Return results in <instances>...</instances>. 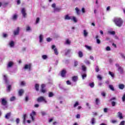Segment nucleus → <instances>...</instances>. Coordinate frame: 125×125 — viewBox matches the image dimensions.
Returning <instances> with one entry per match:
<instances>
[{"label": "nucleus", "mask_w": 125, "mask_h": 125, "mask_svg": "<svg viewBox=\"0 0 125 125\" xmlns=\"http://www.w3.org/2000/svg\"><path fill=\"white\" fill-rule=\"evenodd\" d=\"M113 22L117 27H121L124 24V21L121 18H115Z\"/></svg>", "instance_id": "f257e3e1"}, {"label": "nucleus", "mask_w": 125, "mask_h": 125, "mask_svg": "<svg viewBox=\"0 0 125 125\" xmlns=\"http://www.w3.org/2000/svg\"><path fill=\"white\" fill-rule=\"evenodd\" d=\"M52 7L54 8V12L56 13V12H61V10H62V8L60 7H56V4L54 3L51 5Z\"/></svg>", "instance_id": "f03ea898"}, {"label": "nucleus", "mask_w": 125, "mask_h": 125, "mask_svg": "<svg viewBox=\"0 0 125 125\" xmlns=\"http://www.w3.org/2000/svg\"><path fill=\"white\" fill-rule=\"evenodd\" d=\"M115 66L116 67H117V68H118V71L120 72V74L124 73V68L120 66V64L119 63H116Z\"/></svg>", "instance_id": "7ed1b4c3"}, {"label": "nucleus", "mask_w": 125, "mask_h": 125, "mask_svg": "<svg viewBox=\"0 0 125 125\" xmlns=\"http://www.w3.org/2000/svg\"><path fill=\"white\" fill-rule=\"evenodd\" d=\"M38 102H44L45 103H47V101L45 100V98L43 96H41L37 99Z\"/></svg>", "instance_id": "20e7f679"}, {"label": "nucleus", "mask_w": 125, "mask_h": 125, "mask_svg": "<svg viewBox=\"0 0 125 125\" xmlns=\"http://www.w3.org/2000/svg\"><path fill=\"white\" fill-rule=\"evenodd\" d=\"M36 115H37V113L34 110H33L30 114L31 119L32 121H33V122H34V121H35V117H35V116H36Z\"/></svg>", "instance_id": "39448f33"}, {"label": "nucleus", "mask_w": 125, "mask_h": 125, "mask_svg": "<svg viewBox=\"0 0 125 125\" xmlns=\"http://www.w3.org/2000/svg\"><path fill=\"white\" fill-rule=\"evenodd\" d=\"M20 32V27H17L13 31L14 36H18V35H19Z\"/></svg>", "instance_id": "423d86ee"}, {"label": "nucleus", "mask_w": 125, "mask_h": 125, "mask_svg": "<svg viewBox=\"0 0 125 125\" xmlns=\"http://www.w3.org/2000/svg\"><path fill=\"white\" fill-rule=\"evenodd\" d=\"M32 67V65L31 64H25L23 69L24 70H29V71L31 70V68Z\"/></svg>", "instance_id": "0eeeda50"}, {"label": "nucleus", "mask_w": 125, "mask_h": 125, "mask_svg": "<svg viewBox=\"0 0 125 125\" xmlns=\"http://www.w3.org/2000/svg\"><path fill=\"white\" fill-rule=\"evenodd\" d=\"M52 49L54 50L55 54L56 55H58V50L57 49V48H56V46H55V45H53L52 46Z\"/></svg>", "instance_id": "6e6552de"}, {"label": "nucleus", "mask_w": 125, "mask_h": 125, "mask_svg": "<svg viewBox=\"0 0 125 125\" xmlns=\"http://www.w3.org/2000/svg\"><path fill=\"white\" fill-rule=\"evenodd\" d=\"M0 102L1 103L2 105L3 106H5L6 104H7V102L6 101V100L4 98L0 99Z\"/></svg>", "instance_id": "1a4fd4ad"}, {"label": "nucleus", "mask_w": 125, "mask_h": 125, "mask_svg": "<svg viewBox=\"0 0 125 125\" xmlns=\"http://www.w3.org/2000/svg\"><path fill=\"white\" fill-rule=\"evenodd\" d=\"M21 12L23 17L25 18L26 17V15H27V13H26V9H25L24 8H23L21 9Z\"/></svg>", "instance_id": "9d476101"}, {"label": "nucleus", "mask_w": 125, "mask_h": 125, "mask_svg": "<svg viewBox=\"0 0 125 125\" xmlns=\"http://www.w3.org/2000/svg\"><path fill=\"white\" fill-rule=\"evenodd\" d=\"M43 38L44 36L42 34H40L39 36V42L41 43V42H43Z\"/></svg>", "instance_id": "9b49d317"}, {"label": "nucleus", "mask_w": 125, "mask_h": 125, "mask_svg": "<svg viewBox=\"0 0 125 125\" xmlns=\"http://www.w3.org/2000/svg\"><path fill=\"white\" fill-rule=\"evenodd\" d=\"M13 65H14V62H9L7 66V68H11Z\"/></svg>", "instance_id": "f8f14e48"}, {"label": "nucleus", "mask_w": 125, "mask_h": 125, "mask_svg": "<svg viewBox=\"0 0 125 125\" xmlns=\"http://www.w3.org/2000/svg\"><path fill=\"white\" fill-rule=\"evenodd\" d=\"M9 45L10 47H14V46L15 45V43H14V41H11L9 42Z\"/></svg>", "instance_id": "ddd939ff"}, {"label": "nucleus", "mask_w": 125, "mask_h": 125, "mask_svg": "<svg viewBox=\"0 0 125 125\" xmlns=\"http://www.w3.org/2000/svg\"><path fill=\"white\" fill-rule=\"evenodd\" d=\"M72 51V49H66L65 50V55H68V54H70L71 53V52Z\"/></svg>", "instance_id": "4468645a"}, {"label": "nucleus", "mask_w": 125, "mask_h": 125, "mask_svg": "<svg viewBox=\"0 0 125 125\" xmlns=\"http://www.w3.org/2000/svg\"><path fill=\"white\" fill-rule=\"evenodd\" d=\"M18 17V16L16 14H14L12 16L11 19L12 20H13V21H16L17 20V18Z\"/></svg>", "instance_id": "2eb2a0df"}, {"label": "nucleus", "mask_w": 125, "mask_h": 125, "mask_svg": "<svg viewBox=\"0 0 125 125\" xmlns=\"http://www.w3.org/2000/svg\"><path fill=\"white\" fill-rule=\"evenodd\" d=\"M118 117L119 118L120 120H122V119H124V117H123V113L121 112H119L117 113Z\"/></svg>", "instance_id": "dca6fc26"}, {"label": "nucleus", "mask_w": 125, "mask_h": 125, "mask_svg": "<svg viewBox=\"0 0 125 125\" xmlns=\"http://www.w3.org/2000/svg\"><path fill=\"white\" fill-rule=\"evenodd\" d=\"M72 16H69V15H66L64 16V20H71Z\"/></svg>", "instance_id": "f3484780"}, {"label": "nucleus", "mask_w": 125, "mask_h": 125, "mask_svg": "<svg viewBox=\"0 0 125 125\" xmlns=\"http://www.w3.org/2000/svg\"><path fill=\"white\" fill-rule=\"evenodd\" d=\"M23 93H24V89H21L19 91V95L20 96H22L23 95Z\"/></svg>", "instance_id": "a211bd4d"}, {"label": "nucleus", "mask_w": 125, "mask_h": 125, "mask_svg": "<svg viewBox=\"0 0 125 125\" xmlns=\"http://www.w3.org/2000/svg\"><path fill=\"white\" fill-rule=\"evenodd\" d=\"M83 36L84 37V38H86V37H87V36L88 35V32H87V31L86 30H84L83 31Z\"/></svg>", "instance_id": "6ab92c4d"}, {"label": "nucleus", "mask_w": 125, "mask_h": 125, "mask_svg": "<svg viewBox=\"0 0 125 125\" xmlns=\"http://www.w3.org/2000/svg\"><path fill=\"white\" fill-rule=\"evenodd\" d=\"M3 80L5 81L6 83H8V79H7V76L6 75H3Z\"/></svg>", "instance_id": "aec40b11"}, {"label": "nucleus", "mask_w": 125, "mask_h": 125, "mask_svg": "<svg viewBox=\"0 0 125 125\" xmlns=\"http://www.w3.org/2000/svg\"><path fill=\"white\" fill-rule=\"evenodd\" d=\"M64 44H67V45H70L71 44V41L69 39H66L64 42Z\"/></svg>", "instance_id": "412c9836"}, {"label": "nucleus", "mask_w": 125, "mask_h": 125, "mask_svg": "<svg viewBox=\"0 0 125 125\" xmlns=\"http://www.w3.org/2000/svg\"><path fill=\"white\" fill-rule=\"evenodd\" d=\"M35 87L36 91H39V90H40V84L38 83L35 84Z\"/></svg>", "instance_id": "4be33fe9"}, {"label": "nucleus", "mask_w": 125, "mask_h": 125, "mask_svg": "<svg viewBox=\"0 0 125 125\" xmlns=\"http://www.w3.org/2000/svg\"><path fill=\"white\" fill-rule=\"evenodd\" d=\"M10 116H11V113H8L6 114L5 118V119H7V120H8V119H9V118H10Z\"/></svg>", "instance_id": "5701e85b"}, {"label": "nucleus", "mask_w": 125, "mask_h": 125, "mask_svg": "<svg viewBox=\"0 0 125 125\" xmlns=\"http://www.w3.org/2000/svg\"><path fill=\"white\" fill-rule=\"evenodd\" d=\"M125 84H119V89H124L125 88Z\"/></svg>", "instance_id": "b1692460"}, {"label": "nucleus", "mask_w": 125, "mask_h": 125, "mask_svg": "<svg viewBox=\"0 0 125 125\" xmlns=\"http://www.w3.org/2000/svg\"><path fill=\"white\" fill-rule=\"evenodd\" d=\"M78 76H75L74 77H72V81L73 82H74L75 83H76V82L78 81Z\"/></svg>", "instance_id": "393cba45"}, {"label": "nucleus", "mask_w": 125, "mask_h": 125, "mask_svg": "<svg viewBox=\"0 0 125 125\" xmlns=\"http://www.w3.org/2000/svg\"><path fill=\"white\" fill-rule=\"evenodd\" d=\"M71 20H72L75 23H77V22H78V20H77V18H76V17L71 16Z\"/></svg>", "instance_id": "a878e982"}, {"label": "nucleus", "mask_w": 125, "mask_h": 125, "mask_svg": "<svg viewBox=\"0 0 125 125\" xmlns=\"http://www.w3.org/2000/svg\"><path fill=\"white\" fill-rule=\"evenodd\" d=\"M65 75H66V70H62L61 72L62 77H65Z\"/></svg>", "instance_id": "bb28decb"}, {"label": "nucleus", "mask_w": 125, "mask_h": 125, "mask_svg": "<svg viewBox=\"0 0 125 125\" xmlns=\"http://www.w3.org/2000/svg\"><path fill=\"white\" fill-rule=\"evenodd\" d=\"M78 55H79V57H80V58H82L83 56V52L80 51L78 52Z\"/></svg>", "instance_id": "cd10ccee"}, {"label": "nucleus", "mask_w": 125, "mask_h": 125, "mask_svg": "<svg viewBox=\"0 0 125 125\" xmlns=\"http://www.w3.org/2000/svg\"><path fill=\"white\" fill-rule=\"evenodd\" d=\"M26 118H27V114H25L23 115V124H25L26 123Z\"/></svg>", "instance_id": "c85d7f7f"}, {"label": "nucleus", "mask_w": 125, "mask_h": 125, "mask_svg": "<svg viewBox=\"0 0 125 125\" xmlns=\"http://www.w3.org/2000/svg\"><path fill=\"white\" fill-rule=\"evenodd\" d=\"M98 38H99V36L98 35H97L96 36V39L97 40V43H98V44H100L101 42H100V40L98 39Z\"/></svg>", "instance_id": "c756f323"}, {"label": "nucleus", "mask_w": 125, "mask_h": 125, "mask_svg": "<svg viewBox=\"0 0 125 125\" xmlns=\"http://www.w3.org/2000/svg\"><path fill=\"white\" fill-rule=\"evenodd\" d=\"M109 88L111 89L112 91H115V88H114V86L113 85H109Z\"/></svg>", "instance_id": "7c9ffc66"}, {"label": "nucleus", "mask_w": 125, "mask_h": 125, "mask_svg": "<svg viewBox=\"0 0 125 125\" xmlns=\"http://www.w3.org/2000/svg\"><path fill=\"white\" fill-rule=\"evenodd\" d=\"M75 10L76 11V13H77V15H80V9H79V8L76 7Z\"/></svg>", "instance_id": "2f4dec72"}, {"label": "nucleus", "mask_w": 125, "mask_h": 125, "mask_svg": "<svg viewBox=\"0 0 125 125\" xmlns=\"http://www.w3.org/2000/svg\"><path fill=\"white\" fill-rule=\"evenodd\" d=\"M54 96V93L51 92H49L48 97H50V98L53 97Z\"/></svg>", "instance_id": "473e14b6"}, {"label": "nucleus", "mask_w": 125, "mask_h": 125, "mask_svg": "<svg viewBox=\"0 0 125 125\" xmlns=\"http://www.w3.org/2000/svg\"><path fill=\"white\" fill-rule=\"evenodd\" d=\"M91 123L92 125H94V124H95V118H92L91 119Z\"/></svg>", "instance_id": "72a5a7b5"}, {"label": "nucleus", "mask_w": 125, "mask_h": 125, "mask_svg": "<svg viewBox=\"0 0 125 125\" xmlns=\"http://www.w3.org/2000/svg\"><path fill=\"white\" fill-rule=\"evenodd\" d=\"M109 75H110V76H111V77H112V78H115V74H114V73L111 71H109Z\"/></svg>", "instance_id": "f704fd0d"}, {"label": "nucleus", "mask_w": 125, "mask_h": 125, "mask_svg": "<svg viewBox=\"0 0 125 125\" xmlns=\"http://www.w3.org/2000/svg\"><path fill=\"white\" fill-rule=\"evenodd\" d=\"M95 102L97 105H99V104H100V100L99 99H96Z\"/></svg>", "instance_id": "c9c22d12"}, {"label": "nucleus", "mask_w": 125, "mask_h": 125, "mask_svg": "<svg viewBox=\"0 0 125 125\" xmlns=\"http://www.w3.org/2000/svg\"><path fill=\"white\" fill-rule=\"evenodd\" d=\"M42 59L43 60H46V59H47V55H43L42 56Z\"/></svg>", "instance_id": "e433bc0d"}, {"label": "nucleus", "mask_w": 125, "mask_h": 125, "mask_svg": "<svg viewBox=\"0 0 125 125\" xmlns=\"http://www.w3.org/2000/svg\"><path fill=\"white\" fill-rule=\"evenodd\" d=\"M85 47L88 49V50H91V46H88L87 45H85Z\"/></svg>", "instance_id": "4c0bfd02"}, {"label": "nucleus", "mask_w": 125, "mask_h": 125, "mask_svg": "<svg viewBox=\"0 0 125 125\" xmlns=\"http://www.w3.org/2000/svg\"><path fill=\"white\" fill-rule=\"evenodd\" d=\"M16 99V98L15 96H13L10 98V101L12 102V101H15V100Z\"/></svg>", "instance_id": "58836bf2"}, {"label": "nucleus", "mask_w": 125, "mask_h": 125, "mask_svg": "<svg viewBox=\"0 0 125 125\" xmlns=\"http://www.w3.org/2000/svg\"><path fill=\"white\" fill-rule=\"evenodd\" d=\"M84 62L86 65H90V62L87 60H85Z\"/></svg>", "instance_id": "ea45409f"}, {"label": "nucleus", "mask_w": 125, "mask_h": 125, "mask_svg": "<svg viewBox=\"0 0 125 125\" xmlns=\"http://www.w3.org/2000/svg\"><path fill=\"white\" fill-rule=\"evenodd\" d=\"M82 68L83 71H86V67L85 66V65H83L82 66Z\"/></svg>", "instance_id": "a19ab883"}, {"label": "nucleus", "mask_w": 125, "mask_h": 125, "mask_svg": "<svg viewBox=\"0 0 125 125\" xmlns=\"http://www.w3.org/2000/svg\"><path fill=\"white\" fill-rule=\"evenodd\" d=\"M89 85L91 88L94 87V83L92 82V83H89Z\"/></svg>", "instance_id": "79ce46f5"}, {"label": "nucleus", "mask_w": 125, "mask_h": 125, "mask_svg": "<svg viewBox=\"0 0 125 125\" xmlns=\"http://www.w3.org/2000/svg\"><path fill=\"white\" fill-rule=\"evenodd\" d=\"M11 88V85H9L7 86V91H8V92H9V91H10V89Z\"/></svg>", "instance_id": "37998d69"}, {"label": "nucleus", "mask_w": 125, "mask_h": 125, "mask_svg": "<svg viewBox=\"0 0 125 125\" xmlns=\"http://www.w3.org/2000/svg\"><path fill=\"white\" fill-rule=\"evenodd\" d=\"M41 92H42V93H44L45 92H46V89L45 88L41 89Z\"/></svg>", "instance_id": "c03bdc74"}, {"label": "nucleus", "mask_w": 125, "mask_h": 125, "mask_svg": "<svg viewBox=\"0 0 125 125\" xmlns=\"http://www.w3.org/2000/svg\"><path fill=\"white\" fill-rule=\"evenodd\" d=\"M79 102H76L75 104H74L73 107L74 108H76V107H77V106H79Z\"/></svg>", "instance_id": "a18cd8bd"}, {"label": "nucleus", "mask_w": 125, "mask_h": 125, "mask_svg": "<svg viewBox=\"0 0 125 125\" xmlns=\"http://www.w3.org/2000/svg\"><path fill=\"white\" fill-rule=\"evenodd\" d=\"M120 56H121V57H122L123 59H125V55H124V54H123V53H120Z\"/></svg>", "instance_id": "49530a36"}, {"label": "nucleus", "mask_w": 125, "mask_h": 125, "mask_svg": "<svg viewBox=\"0 0 125 125\" xmlns=\"http://www.w3.org/2000/svg\"><path fill=\"white\" fill-rule=\"evenodd\" d=\"M122 99L123 102H125V93H124L123 94V96H122Z\"/></svg>", "instance_id": "de8ad7c7"}, {"label": "nucleus", "mask_w": 125, "mask_h": 125, "mask_svg": "<svg viewBox=\"0 0 125 125\" xmlns=\"http://www.w3.org/2000/svg\"><path fill=\"white\" fill-rule=\"evenodd\" d=\"M108 34H110V35H115L116 34V32L115 31H108Z\"/></svg>", "instance_id": "09e8293b"}, {"label": "nucleus", "mask_w": 125, "mask_h": 125, "mask_svg": "<svg viewBox=\"0 0 125 125\" xmlns=\"http://www.w3.org/2000/svg\"><path fill=\"white\" fill-rule=\"evenodd\" d=\"M95 71L96 72H97V73H98V72H99V67H98V66H96Z\"/></svg>", "instance_id": "8fccbe9b"}, {"label": "nucleus", "mask_w": 125, "mask_h": 125, "mask_svg": "<svg viewBox=\"0 0 125 125\" xmlns=\"http://www.w3.org/2000/svg\"><path fill=\"white\" fill-rule=\"evenodd\" d=\"M38 23H40V18H37L36 19V24H38Z\"/></svg>", "instance_id": "3c124183"}, {"label": "nucleus", "mask_w": 125, "mask_h": 125, "mask_svg": "<svg viewBox=\"0 0 125 125\" xmlns=\"http://www.w3.org/2000/svg\"><path fill=\"white\" fill-rule=\"evenodd\" d=\"M29 31H31V27L29 26L26 27V31L29 32Z\"/></svg>", "instance_id": "603ef678"}, {"label": "nucleus", "mask_w": 125, "mask_h": 125, "mask_svg": "<svg viewBox=\"0 0 125 125\" xmlns=\"http://www.w3.org/2000/svg\"><path fill=\"white\" fill-rule=\"evenodd\" d=\"M83 80H84V78H86V74H84L82 75Z\"/></svg>", "instance_id": "864d4df0"}, {"label": "nucleus", "mask_w": 125, "mask_h": 125, "mask_svg": "<svg viewBox=\"0 0 125 125\" xmlns=\"http://www.w3.org/2000/svg\"><path fill=\"white\" fill-rule=\"evenodd\" d=\"M25 84H26V83L25 82V81H22L21 83V85L24 86L25 85Z\"/></svg>", "instance_id": "5fc2aeb1"}, {"label": "nucleus", "mask_w": 125, "mask_h": 125, "mask_svg": "<svg viewBox=\"0 0 125 125\" xmlns=\"http://www.w3.org/2000/svg\"><path fill=\"white\" fill-rule=\"evenodd\" d=\"M25 102H28V101H29V96H26L25 97Z\"/></svg>", "instance_id": "6e6d98bb"}, {"label": "nucleus", "mask_w": 125, "mask_h": 125, "mask_svg": "<svg viewBox=\"0 0 125 125\" xmlns=\"http://www.w3.org/2000/svg\"><path fill=\"white\" fill-rule=\"evenodd\" d=\"M105 49H106V51H110V50H111V48H110V46H107L105 48Z\"/></svg>", "instance_id": "4d7b16f0"}, {"label": "nucleus", "mask_w": 125, "mask_h": 125, "mask_svg": "<svg viewBox=\"0 0 125 125\" xmlns=\"http://www.w3.org/2000/svg\"><path fill=\"white\" fill-rule=\"evenodd\" d=\"M125 125V121H122V122H120V124L119 125Z\"/></svg>", "instance_id": "13d9d810"}, {"label": "nucleus", "mask_w": 125, "mask_h": 125, "mask_svg": "<svg viewBox=\"0 0 125 125\" xmlns=\"http://www.w3.org/2000/svg\"><path fill=\"white\" fill-rule=\"evenodd\" d=\"M97 79L100 80V81H101V80H102V77H101V75H98L97 76Z\"/></svg>", "instance_id": "bf43d9fd"}, {"label": "nucleus", "mask_w": 125, "mask_h": 125, "mask_svg": "<svg viewBox=\"0 0 125 125\" xmlns=\"http://www.w3.org/2000/svg\"><path fill=\"white\" fill-rule=\"evenodd\" d=\"M78 62L77 61H75L74 62V67H77L78 66Z\"/></svg>", "instance_id": "052dcab7"}, {"label": "nucleus", "mask_w": 125, "mask_h": 125, "mask_svg": "<svg viewBox=\"0 0 125 125\" xmlns=\"http://www.w3.org/2000/svg\"><path fill=\"white\" fill-rule=\"evenodd\" d=\"M41 114L42 116H45L46 115V113L44 111H41Z\"/></svg>", "instance_id": "680f3d73"}, {"label": "nucleus", "mask_w": 125, "mask_h": 125, "mask_svg": "<svg viewBox=\"0 0 125 125\" xmlns=\"http://www.w3.org/2000/svg\"><path fill=\"white\" fill-rule=\"evenodd\" d=\"M86 106L88 107V109H91L90 105H89V104L88 103H86Z\"/></svg>", "instance_id": "e2e57ef3"}, {"label": "nucleus", "mask_w": 125, "mask_h": 125, "mask_svg": "<svg viewBox=\"0 0 125 125\" xmlns=\"http://www.w3.org/2000/svg\"><path fill=\"white\" fill-rule=\"evenodd\" d=\"M45 87V84H41V89H42Z\"/></svg>", "instance_id": "0e129e2a"}, {"label": "nucleus", "mask_w": 125, "mask_h": 125, "mask_svg": "<svg viewBox=\"0 0 125 125\" xmlns=\"http://www.w3.org/2000/svg\"><path fill=\"white\" fill-rule=\"evenodd\" d=\"M45 87V84H41V89H42Z\"/></svg>", "instance_id": "69168bd1"}, {"label": "nucleus", "mask_w": 125, "mask_h": 125, "mask_svg": "<svg viewBox=\"0 0 125 125\" xmlns=\"http://www.w3.org/2000/svg\"><path fill=\"white\" fill-rule=\"evenodd\" d=\"M111 104H112V106H113V107L116 106V102H111Z\"/></svg>", "instance_id": "338daca9"}, {"label": "nucleus", "mask_w": 125, "mask_h": 125, "mask_svg": "<svg viewBox=\"0 0 125 125\" xmlns=\"http://www.w3.org/2000/svg\"><path fill=\"white\" fill-rule=\"evenodd\" d=\"M46 41L48 42H51V38H47L46 39Z\"/></svg>", "instance_id": "774afa93"}]
</instances>
